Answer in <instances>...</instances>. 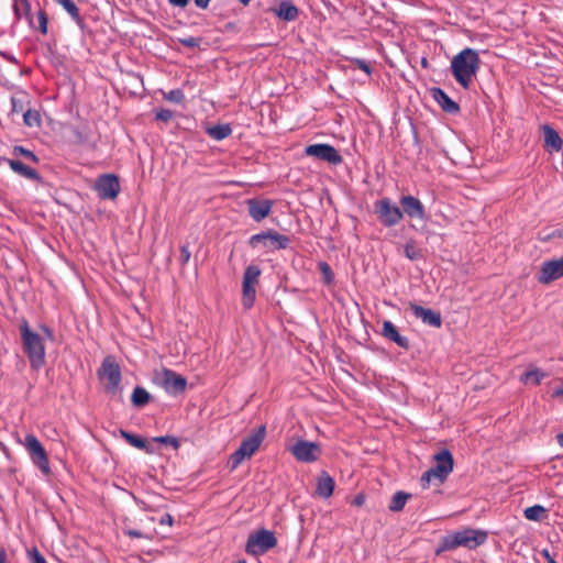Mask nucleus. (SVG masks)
I'll return each mask as SVG.
<instances>
[{
    "instance_id": "5701e85b",
    "label": "nucleus",
    "mask_w": 563,
    "mask_h": 563,
    "mask_svg": "<svg viewBox=\"0 0 563 563\" xmlns=\"http://www.w3.org/2000/svg\"><path fill=\"white\" fill-rule=\"evenodd\" d=\"M274 12L284 21H295L299 16L298 8L290 0L280 1Z\"/></svg>"
},
{
    "instance_id": "c85d7f7f",
    "label": "nucleus",
    "mask_w": 563,
    "mask_h": 563,
    "mask_svg": "<svg viewBox=\"0 0 563 563\" xmlns=\"http://www.w3.org/2000/svg\"><path fill=\"white\" fill-rule=\"evenodd\" d=\"M151 400V394L143 387L136 386L131 396V402L137 408H142Z\"/></svg>"
},
{
    "instance_id": "ddd939ff",
    "label": "nucleus",
    "mask_w": 563,
    "mask_h": 563,
    "mask_svg": "<svg viewBox=\"0 0 563 563\" xmlns=\"http://www.w3.org/2000/svg\"><path fill=\"white\" fill-rule=\"evenodd\" d=\"M305 153L308 156L314 157L319 161L328 162L333 165H339L343 161L336 148L330 144L319 143L308 145L305 150Z\"/></svg>"
},
{
    "instance_id": "393cba45",
    "label": "nucleus",
    "mask_w": 563,
    "mask_h": 563,
    "mask_svg": "<svg viewBox=\"0 0 563 563\" xmlns=\"http://www.w3.org/2000/svg\"><path fill=\"white\" fill-rule=\"evenodd\" d=\"M334 479L325 472H321L317 481V494L320 497L329 498L334 490Z\"/></svg>"
},
{
    "instance_id": "0eeeda50",
    "label": "nucleus",
    "mask_w": 563,
    "mask_h": 563,
    "mask_svg": "<svg viewBox=\"0 0 563 563\" xmlns=\"http://www.w3.org/2000/svg\"><path fill=\"white\" fill-rule=\"evenodd\" d=\"M98 377L104 382V389L108 394L114 395L121 383V369L113 356L103 358L101 366L98 369Z\"/></svg>"
},
{
    "instance_id": "f3484780",
    "label": "nucleus",
    "mask_w": 563,
    "mask_h": 563,
    "mask_svg": "<svg viewBox=\"0 0 563 563\" xmlns=\"http://www.w3.org/2000/svg\"><path fill=\"white\" fill-rule=\"evenodd\" d=\"M409 308L412 311L413 316L418 319H421L423 323L434 328H441L442 318L440 312H437L429 308H423L422 306H419L412 301L409 302Z\"/></svg>"
},
{
    "instance_id": "2f4dec72",
    "label": "nucleus",
    "mask_w": 563,
    "mask_h": 563,
    "mask_svg": "<svg viewBox=\"0 0 563 563\" xmlns=\"http://www.w3.org/2000/svg\"><path fill=\"white\" fill-rule=\"evenodd\" d=\"M545 376L547 374L544 372H542L539 368H536L525 372L520 377V382L525 384L532 383L534 385H539Z\"/></svg>"
},
{
    "instance_id": "4be33fe9",
    "label": "nucleus",
    "mask_w": 563,
    "mask_h": 563,
    "mask_svg": "<svg viewBox=\"0 0 563 563\" xmlns=\"http://www.w3.org/2000/svg\"><path fill=\"white\" fill-rule=\"evenodd\" d=\"M543 136H544V148L545 151L560 152L563 147V140L559 135V133L549 124L542 125Z\"/></svg>"
},
{
    "instance_id": "052dcab7",
    "label": "nucleus",
    "mask_w": 563,
    "mask_h": 563,
    "mask_svg": "<svg viewBox=\"0 0 563 563\" xmlns=\"http://www.w3.org/2000/svg\"><path fill=\"white\" fill-rule=\"evenodd\" d=\"M556 442L561 448H563V433L556 434Z\"/></svg>"
},
{
    "instance_id": "f03ea898",
    "label": "nucleus",
    "mask_w": 563,
    "mask_h": 563,
    "mask_svg": "<svg viewBox=\"0 0 563 563\" xmlns=\"http://www.w3.org/2000/svg\"><path fill=\"white\" fill-rule=\"evenodd\" d=\"M23 345V352L26 354L30 365L38 371L45 363V346L41 335L34 332L26 320H23L19 327Z\"/></svg>"
},
{
    "instance_id": "680f3d73",
    "label": "nucleus",
    "mask_w": 563,
    "mask_h": 563,
    "mask_svg": "<svg viewBox=\"0 0 563 563\" xmlns=\"http://www.w3.org/2000/svg\"><path fill=\"white\" fill-rule=\"evenodd\" d=\"M239 1H240L242 4H244V5H247V4L251 2V0H239Z\"/></svg>"
},
{
    "instance_id": "cd10ccee",
    "label": "nucleus",
    "mask_w": 563,
    "mask_h": 563,
    "mask_svg": "<svg viewBox=\"0 0 563 563\" xmlns=\"http://www.w3.org/2000/svg\"><path fill=\"white\" fill-rule=\"evenodd\" d=\"M411 498V494L399 490L394 494L389 503L388 509L393 512H399L404 509L408 499Z\"/></svg>"
},
{
    "instance_id": "9b49d317",
    "label": "nucleus",
    "mask_w": 563,
    "mask_h": 563,
    "mask_svg": "<svg viewBox=\"0 0 563 563\" xmlns=\"http://www.w3.org/2000/svg\"><path fill=\"white\" fill-rule=\"evenodd\" d=\"M157 379L166 393L178 395L186 390L187 379L169 368H163Z\"/></svg>"
},
{
    "instance_id": "423d86ee",
    "label": "nucleus",
    "mask_w": 563,
    "mask_h": 563,
    "mask_svg": "<svg viewBox=\"0 0 563 563\" xmlns=\"http://www.w3.org/2000/svg\"><path fill=\"white\" fill-rule=\"evenodd\" d=\"M277 545V538L275 533L267 529H258L250 533L245 551L250 555H261Z\"/></svg>"
},
{
    "instance_id": "a211bd4d",
    "label": "nucleus",
    "mask_w": 563,
    "mask_h": 563,
    "mask_svg": "<svg viewBox=\"0 0 563 563\" xmlns=\"http://www.w3.org/2000/svg\"><path fill=\"white\" fill-rule=\"evenodd\" d=\"M0 161L7 163L10 168L19 176L40 184L43 183V177L37 173V170L23 164L21 161L5 157H0Z\"/></svg>"
},
{
    "instance_id": "5fc2aeb1",
    "label": "nucleus",
    "mask_w": 563,
    "mask_h": 563,
    "mask_svg": "<svg viewBox=\"0 0 563 563\" xmlns=\"http://www.w3.org/2000/svg\"><path fill=\"white\" fill-rule=\"evenodd\" d=\"M169 2L175 7L185 8L189 3V0H169Z\"/></svg>"
},
{
    "instance_id": "a18cd8bd",
    "label": "nucleus",
    "mask_w": 563,
    "mask_h": 563,
    "mask_svg": "<svg viewBox=\"0 0 563 563\" xmlns=\"http://www.w3.org/2000/svg\"><path fill=\"white\" fill-rule=\"evenodd\" d=\"M27 555L31 563H47L45 558L40 553L36 548H32L27 551Z\"/></svg>"
},
{
    "instance_id": "49530a36",
    "label": "nucleus",
    "mask_w": 563,
    "mask_h": 563,
    "mask_svg": "<svg viewBox=\"0 0 563 563\" xmlns=\"http://www.w3.org/2000/svg\"><path fill=\"white\" fill-rule=\"evenodd\" d=\"M179 42L185 47L195 48V47H198L200 45L201 38L200 37L188 36V37H185V38H180Z\"/></svg>"
},
{
    "instance_id": "603ef678",
    "label": "nucleus",
    "mask_w": 563,
    "mask_h": 563,
    "mask_svg": "<svg viewBox=\"0 0 563 563\" xmlns=\"http://www.w3.org/2000/svg\"><path fill=\"white\" fill-rule=\"evenodd\" d=\"M540 554L547 560L548 563H558L548 549H543Z\"/></svg>"
},
{
    "instance_id": "aec40b11",
    "label": "nucleus",
    "mask_w": 563,
    "mask_h": 563,
    "mask_svg": "<svg viewBox=\"0 0 563 563\" xmlns=\"http://www.w3.org/2000/svg\"><path fill=\"white\" fill-rule=\"evenodd\" d=\"M430 93L444 112L450 114H456L460 112L461 109L459 103L452 100L441 88L433 87L430 89Z\"/></svg>"
},
{
    "instance_id": "473e14b6",
    "label": "nucleus",
    "mask_w": 563,
    "mask_h": 563,
    "mask_svg": "<svg viewBox=\"0 0 563 563\" xmlns=\"http://www.w3.org/2000/svg\"><path fill=\"white\" fill-rule=\"evenodd\" d=\"M77 22H81L79 9L73 0H55Z\"/></svg>"
},
{
    "instance_id": "09e8293b",
    "label": "nucleus",
    "mask_w": 563,
    "mask_h": 563,
    "mask_svg": "<svg viewBox=\"0 0 563 563\" xmlns=\"http://www.w3.org/2000/svg\"><path fill=\"white\" fill-rule=\"evenodd\" d=\"M354 63L358 69H362L367 75L372 73V67L366 60L357 58L354 60Z\"/></svg>"
},
{
    "instance_id": "2eb2a0df",
    "label": "nucleus",
    "mask_w": 563,
    "mask_h": 563,
    "mask_svg": "<svg viewBox=\"0 0 563 563\" xmlns=\"http://www.w3.org/2000/svg\"><path fill=\"white\" fill-rule=\"evenodd\" d=\"M561 277H563V256L543 262L537 280L542 285H548Z\"/></svg>"
},
{
    "instance_id": "4468645a",
    "label": "nucleus",
    "mask_w": 563,
    "mask_h": 563,
    "mask_svg": "<svg viewBox=\"0 0 563 563\" xmlns=\"http://www.w3.org/2000/svg\"><path fill=\"white\" fill-rule=\"evenodd\" d=\"M95 190L101 199H115L120 192L119 178L114 174H103L98 177Z\"/></svg>"
},
{
    "instance_id": "864d4df0",
    "label": "nucleus",
    "mask_w": 563,
    "mask_h": 563,
    "mask_svg": "<svg viewBox=\"0 0 563 563\" xmlns=\"http://www.w3.org/2000/svg\"><path fill=\"white\" fill-rule=\"evenodd\" d=\"M174 522V519L173 517L169 515V514H165L161 520H159V523L161 525H168V526H172Z\"/></svg>"
},
{
    "instance_id": "f257e3e1",
    "label": "nucleus",
    "mask_w": 563,
    "mask_h": 563,
    "mask_svg": "<svg viewBox=\"0 0 563 563\" xmlns=\"http://www.w3.org/2000/svg\"><path fill=\"white\" fill-rule=\"evenodd\" d=\"M481 58L478 52L470 47L462 49L451 62L452 74L464 89L470 88L472 79L477 74Z\"/></svg>"
},
{
    "instance_id": "c756f323",
    "label": "nucleus",
    "mask_w": 563,
    "mask_h": 563,
    "mask_svg": "<svg viewBox=\"0 0 563 563\" xmlns=\"http://www.w3.org/2000/svg\"><path fill=\"white\" fill-rule=\"evenodd\" d=\"M269 243L274 246L275 250H285L290 244V238L288 235L280 234L277 231L271 229Z\"/></svg>"
},
{
    "instance_id": "7c9ffc66",
    "label": "nucleus",
    "mask_w": 563,
    "mask_h": 563,
    "mask_svg": "<svg viewBox=\"0 0 563 563\" xmlns=\"http://www.w3.org/2000/svg\"><path fill=\"white\" fill-rule=\"evenodd\" d=\"M523 514L528 520L541 521L547 517V509L541 505H534L526 508Z\"/></svg>"
},
{
    "instance_id": "c9c22d12",
    "label": "nucleus",
    "mask_w": 563,
    "mask_h": 563,
    "mask_svg": "<svg viewBox=\"0 0 563 563\" xmlns=\"http://www.w3.org/2000/svg\"><path fill=\"white\" fill-rule=\"evenodd\" d=\"M268 243H269V230L254 234L249 240V244L253 249H255L260 245L268 246Z\"/></svg>"
},
{
    "instance_id": "e433bc0d",
    "label": "nucleus",
    "mask_w": 563,
    "mask_h": 563,
    "mask_svg": "<svg viewBox=\"0 0 563 563\" xmlns=\"http://www.w3.org/2000/svg\"><path fill=\"white\" fill-rule=\"evenodd\" d=\"M26 95L21 93L20 96H12L11 97V113L12 114H20L24 113V104H25Z\"/></svg>"
},
{
    "instance_id": "6ab92c4d",
    "label": "nucleus",
    "mask_w": 563,
    "mask_h": 563,
    "mask_svg": "<svg viewBox=\"0 0 563 563\" xmlns=\"http://www.w3.org/2000/svg\"><path fill=\"white\" fill-rule=\"evenodd\" d=\"M400 205L402 207V212L406 213L409 218H417L420 220H426V210L422 202L413 197V196H402L400 199Z\"/></svg>"
},
{
    "instance_id": "ea45409f",
    "label": "nucleus",
    "mask_w": 563,
    "mask_h": 563,
    "mask_svg": "<svg viewBox=\"0 0 563 563\" xmlns=\"http://www.w3.org/2000/svg\"><path fill=\"white\" fill-rule=\"evenodd\" d=\"M164 99L174 103H181L185 99V95L181 89H173L164 93Z\"/></svg>"
},
{
    "instance_id": "4d7b16f0",
    "label": "nucleus",
    "mask_w": 563,
    "mask_h": 563,
    "mask_svg": "<svg viewBox=\"0 0 563 563\" xmlns=\"http://www.w3.org/2000/svg\"><path fill=\"white\" fill-rule=\"evenodd\" d=\"M552 397H554V398L563 397V386L554 388L552 391Z\"/></svg>"
},
{
    "instance_id": "9d476101",
    "label": "nucleus",
    "mask_w": 563,
    "mask_h": 563,
    "mask_svg": "<svg viewBox=\"0 0 563 563\" xmlns=\"http://www.w3.org/2000/svg\"><path fill=\"white\" fill-rule=\"evenodd\" d=\"M24 444L33 464L37 466L44 475H49L51 466L48 456L38 439L34 434L29 433L25 435Z\"/></svg>"
},
{
    "instance_id": "a878e982",
    "label": "nucleus",
    "mask_w": 563,
    "mask_h": 563,
    "mask_svg": "<svg viewBox=\"0 0 563 563\" xmlns=\"http://www.w3.org/2000/svg\"><path fill=\"white\" fill-rule=\"evenodd\" d=\"M13 11L15 19L20 21L24 14L29 21V24L33 26V19L31 14V3L29 0H14Z\"/></svg>"
},
{
    "instance_id": "de8ad7c7",
    "label": "nucleus",
    "mask_w": 563,
    "mask_h": 563,
    "mask_svg": "<svg viewBox=\"0 0 563 563\" xmlns=\"http://www.w3.org/2000/svg\"><path fill=\"white\" fill-rule=\"evenodd\" d=\"M179 251H180V257H179L180 265L186 266L191 256L189 247H188V245L184 244L180 246Z\"/></svg>"
},
{
    "instance_id": "72a5a7b5",
    "label": "nucleus",
    "mask_w": 563,
    "mask_h": 563,
    "mask_svg": "<svg viewBox=\"0 0 563 563\" xmlns=\"http://www.w3.org/2000/svg\"><path fill=\"white\" fill-rule=\"evenodd\" d=\"M23 122L29 128H38L41 125V115L38 111L26 109L23 113Z\"/></svg>"
},
{
    "instance_id": "dca6fc26",
    "label": "nucleus",
    "mask_w": 563,
    "mask_h": 563,
    "mask_svg": "<svg viewBox=\"0 0 563 563\" xmlns=\"http://www.w3.org/2000/svg\"><path fill=\"white\" fill-rule=\"evenodd\" d=\"M245 205L250 217L254 221L261 222L272 212L274 201L271 199L250 198L245 201Z\"/></svg>"
},
{
    "instance_id": "58836bf2",
    "label": "nucleus",
    "mask_w": 563,
    "mask_h": 563,
    "mask_svg": "<svg viewBox=\"0 0 563 563\" xmlns=\"http://www.w3.org/2000/svg\"><path fill=\"white\" fill-rule=\"evenodd\" d=\"M319 269L322 274L324 284H327V285L332 284L334 275L332 273L330 265L325 262H321V263H319Z\"/></svg>"
},
{
    "instance_id": "f8f14e48",
    "label": "nucleus",
    "mask_w": 563,
    "mask_h": 563,
    "mask_svg": "<svg viewBox=\"0 0 563 563\" xmlns=\"http://www.w3.org/2000/svg\"><path fill=\"white\" fill-rule=\"evenodd\" d=\"M290 452L298 462L312 463L321 455V448L318 443L299 440L290 449Z\"/></svg>"
},
{
    "instance_id": "bf43d9fd",
    "label": "nucleus",
    "mask_w": 563,
    "mask_h": 563,
    "mask_svg": "<svg viewBox=\"0 0 563 563\" xmlns=\"http://www.w3.org/2000/svg\"><path fill=\"white\" fill-rule=\"evenodd\" d=\"M7 562V553L4 550H0V563Z\"/></svg>"
},
{
    "instance_id": "7ed1b4c3",
    "label": "nucleus",
    "mask_w": 563,
    "mask_h": 563,
    "mask_svg": "<svg viewBox=\"0 0 563 563\" xmlns=\"http://www.w3.org/2000/svg\"><path fill=\"white\" fill-rule=\"evenodd\" d=\"M433 459L435 465L426 471L420 478V485L423 489L429 488L432 479L437 481L439 485H442L453 471L454 460L448 449H440L433 455Z\"/></svg>"
},
{
    "instance_id": "37998d69",
    "label": "nucleus",
    "mask_w": 563,
    "mask_h": 563,
    "mask_svg": "<svg viewBox=\"0 0 563 563\" xmlns=\"http://www.w3.org/2000/svg\"><path fill=\"white\" fill-rule=\"evenodd\" d=\"M37 20H38V30L41 31L42 34H46L48 18L44 10H40L37 12Z\"/></svg>"
},
{
    "instance_id": "6e6d98bb",
    "label": "nucleus",
    "mask_w": 563,
    "mask_h": 563,
    "mask_svg": "<svg viewBox=\"0 0 563 563\" xmlns=\"http://www.w3.org/2000/svg\"><path fill=\"white\" fill-rule=\"evenodd\" d=\"M210 0H195V3L200 9H207Z\"/></svg>"
},
{
    "instance_id": "20e7f679",
    "label": "nucleus",
    "mask_w": 563,
    "mask_h": 563,
    "mask_svg": "<svg viewBox=\"0 0 563 563\" xmlns=\"http://www.w3.org/2000/svg\"><path fill=\"white\" fill-rule=\"evenodd\" d=\"M265 437V424H261L250 434H247L242 440L240 446L230 455L228 462L230 468L235 470L245 459H251L254 455V453L260 449Z\"/></svg>"
},
{
    "instance_id": "bb28decb",
    "label": "nucleus",
    "mask_w": 563,
    "mask_h": 563,
    "mask_svg": "<svg viewBox=\"0 0 563 563\" xmlns=\"http://www.w3.org/2000/svg\"><path fill=\"white\" fill-rule=\"evenodd\" d=\"M206 132L211 139L222 141L231 135L232 129L230 124H216L207 128Z\"/></svg>"
},
{
    "instance_id": "a19ab883",
    "label": "nucleus",
    "mask_w": 563,
    "mask_h": 563,
    "mask_svg": "<svg viewBox=\"0 0 563 563\" xmlns=\"http://www.w3.org/2000/svg\"><path fill=\"white\" fill-rule=\"evenodd\" d=\"M563 239V228L552 230L549 233H545V231H542L539 233V240L541 242H549L553 239Z\"/></svg>"
},
{
    "instance_id": "79ce46f5",
    "label": "nucleus",
    "mask_w": 563,
    "mask_h": 563,
    "mask_svg": "<svg viewBox=\"0 0 563 563\" xmlns=\"http://www.w3.org/2000/svg\"><path fill=\"white\" fill-rule=\"evenodd\" d=\"M153 441L162 444H168L176 450L180 446L179 440L173 435L155 437L153 438Z\"/></svg>"
},
{
    "instance_id": "13d9d810",
    "label": "nucleus",
    "mask_w": 563,
    "mask_h": 563,
    "mask_svg": "<svg viewBox=\"0 0 563 563\" xmlns=\"http://www.w3.org/2000/svg\"><path fill=\"white\" fill-rule=\"evenodd\" d=\"M42 330L47 335V338H49L51 340L53 339V332L49 328L43 327Z\"/></svg>"
},
{
    "instance_id": "0e129e2a",
    "label": "nucleus",
    "mask_w": 563,
    "mask_h": 563,
    "mask_svg": "<svg viewBox=\"0 0 563 563\" xmlns=\"http://www.w3.org/2000/svg\"><path fill=\"white\" fill-rule=\"evenodd\" d=\"M238 563H246V561L245 560H241Z\"/></svg>"
},
{
    "instance_id": "c03bdc74",
    "label": "nucleus",
    "mask_w": 563,
    "mask_h": 563,
    "mask_svg": "<svg viewBox=\"0 0 563 563\" xmlns=\"http://www.w3.org/2000/svg\"><path fill=\"white\" fill-rule=\"evenodd\" d=\"M174 112L169 109L162 108L156 111L155 119L162 122H168L173 119Z\"/></svg>"
},
{
    "instance_id": "6e6552de",
    "label": "nucleus",
    "mask_w": 563,
    "mask_h": 563,
    "mask_svg": "<svg viewBox=\"0 0 563 563\" xmlns=\"http://www.w3.org/2000/svg\"><path fill=\"white\" fill-rule=\"evenodd\" d=\"M261 268L257 265H249L243 274L242 282V306L251 309L256 297V285L260 282Z\"/></svg>"
},
{
    "instance_id": "8fccbe9b",
    "label": "nucleus",
    "mask_w": 563,
    "mask_h": 563,
    "mask_svg": "<svg viewBox=\"0 0 563 563\" xmlns=\"http://www.w3.org/2000/svg\"><path fill=\"white\" fill-rule=\"evenodd\" d=\"M366 500V496L365 494L363 493H360L357 494L352 500H351V505L355 506V507H361L364 505Z\"/></svg>"
},
{
    "instance_id": "39448f33",
    "label": "nucleus",
    "mask_w": 563,
    "mask_h": 563,
    "mask_svg": "<svg viewBox=\"0 0 563 563\" xmlns=\"http://www.w3.org/2000/svg\"><path fill=\"white\" fill-rule=\"evenodd\" d=\"M486 539L487 533L485 531L471 528L463 529L461 531H456L452 534L443 537L441 541V548L438 550V553L441 551L454 550L459 547L475 549L483 544Z\"/></svg>"
},
{
    "instance_id": "f704fd0d",
    "label": "nucleus",
    "mask_w": 563,
    "mask_h": 563,
    "mask_svg": "<svg viewBox=\"0 0 563 563\" xmlns=\"http://www.w3.org/2000/svg\"><path fill=\"white\" fill-rule=\"evenodd\" d=\"M12 154L14 156H22L26 161L35 163V164H37L40 162V158L36 156V154L34 152H32L31 150L25 148L21 145L13 146Z\"/></svg>"
},
{
    "instance_id": "412c9836",
    "label": "nucleus",
    "mask_w": 563,
    "mask_h": 563,
    "mask_svg": "<svg viewBox=\"0 0 563 563\" xmlns=\"http://www.w3.org/2000/svg\"><path fill=\"white\" fill-rule=\"evenodd\" d=\"M382 335L385 339L397 344L399 347H402L405 350H408L410 347L409 339L400 335L396 325L389 320L383 321Z\"/></svg>"
},
{
    "instance_id": "3c124183",
    "label": "nucleus",
    "mask_w": 563,
    "mask_h": 563,
    "mask_svg": "<svg viewBox=\"0 0 563 563\" xmlns=\"http://www.w3.org/2000/svg\"><path fill=\"white\" fill-rule=\"evenodd\" d=\"M125 534L129 536L130 538H148L145 533L135 529L126 530Z\"/></svg>"
},
{
    "instance_id": "1a4fd4ad",
    "label": "nucleus",
    "mask_w": 563,
    "mask_h": 563,
    "mask_svg": "<svg viewBox=\"0 0 563 563\" xmlns=\"http://www.w3.org/2000/svg\"><path fill=\"white\" fill-rule=\"evenodd\" d=\"M374 209L377 219L386 228L398 224L404 217L401 209L394 205L387 197L377 200L374 205Z\"/></svg>"
},
{
    "instance_id": "4c0bfd02",
    "label": "nucleus",
    "mask_w": 563,
    "mask_h": 563,
    "mask_svg": "<svg viewBox=\"0 0 563 563\" xmlns=\"http://www.w3.org/2000/svg\"><path fill=\"white\" fill-rule=\"evenodd\" d=\"M405 256L410 261H417L422 257V252L418 249L412 241H409L405 245Z\"/></svg>"
},
{
    "instance_id": "e2e57ef3",
    "label": "nucleus",
    "mask_w": 563,
    "mask_h": 563,
    "mask_svg": "<svg viewBox=\"0 0 563 563\" xmlns=\"http://www.w3.org/2000/svg\"><path fill=\"white\" fill-rule=\"evenodd\" d=\"M426 64H427V59H426V58H423V59H422V65H426Z\"/></svg>"
},
{
    "instance_id": "b1692460",
    "label": "nucleus",
    "mask_w": 563,
    "mask_h": 563,
    "mask_svg": "<svg viewBox=\"0 0 563 563\" xmlns=\"http://www.w3.org/2000/svg\"><path fill=\"white\" fill-rule=\"evenodd\" d=\"M120 435L132 446L145 451L147 454H153L154 449L151 446L146 439L133 434L124 429L119 430Z\"/></svg>"
}]
</instances>
